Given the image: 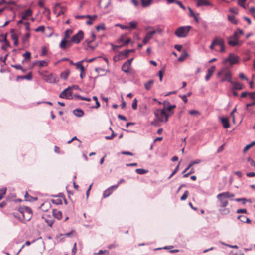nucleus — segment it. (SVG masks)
Wrapping results in <instances>:
<instances>
[{"mask_svg":"<svg viewBox=\"0 0 255 255\" xmlns=\"http://www.w3.org/2000/svg\"><path fill=\"white\" fill-rule=\"evenodd\" d=\"M14 216L22 222L29 221L32 217V211L30 208L25 207L21 208L17 212L13 213Z\"/></svg>","mask_w":255,"mask_h":255,"instance_id":"nucleus-1","label":"nucleus"},{"mask_svg":"<svg viewBox=\"0 0 255 255\" xmlns=\"http://www.w3.org/2000/svg\"><path fill=\"white\" fill-rule=\"evenodd\" d=\"M73 30L72 29H67L65 31L64 37L59 44V47L62 50H65L70 47V42L69 38L70 35L73 33Z\"/></svg>","mask_w":255,"mask_h":255,"instance_id":"nucleus-2","label":"nucleus"},{"mask_svg":"<svg viewBox=\"0 0 255 255\" xmlns=\"http://www.w3.org/2000/svg\"><path fill=\"white\" fill-rule=\"evenodd\" d=\"M218 76H223V77L221 79V81L222 82L225 81H228L229 82H232V74L230 70L227 67H224L222 68L218 73Z\"/></svg>","mask_w":255,"mask_h":255,"instance_id":"nucleus-3","label":"nucleus"},{"mask_svg":"<svg viewBox=\"0 0 255 255\" xmlns=\"http://www.w3.org/2000/svg\"><path fill=\"white\" fill-rule=\"evenodd\" d=\"M192 29L190 26L180 27L176 29L175 34L179 38H184L186 37L190 30Z\"/></svg>","mask_w":255,"mask_h":255,"instance_id":"nucleus-4","label":"nucleus"},{"mask_svg":"<svg viewBox=\"0 0 255 255\" xmlns=\"http://www.w3.org/2000/svg\"><path fill=\"white\" fill-rule=\"evenodd\" d=\"M166 109H158L154 112L155 116L158 118L159 121L167 122L168 120L169 115L166 111Z\"/></svg>","mask_w":255,"mask_h":255,"instance_id":"nucleus-5","label":"nucleus"},{"mask_svg":"<svg viewBox=\"0 0 255 255\" xmlns=\"http://www.w3.org/2000/svg\"><path fill=\"white\" fill-rule=\"evenodd\" d=\"M84 38V33L82 31H79L76 34L73 35L70 40V47H71L73 43L78 44Z\"/></svg>","mask_w":255,"mask_h":255,"instance_id":"nucleus-6","label":"nucleus"},{"mask_svg":"<svg viewBox=\"0 0 255 255\" xmlns=\"http://www.w3.org/2000/svg\"><path fill=\"white\" fill-rule=\"evenodd\" d=\"M239 61V58L233 54H230L228 58L225 59L224 60V63H226L227 62H229L230 64L232 65L233 64H236Z\"/></svg>","mask_w":255,"mask_h":255,"instance_id":"nucleus-7","label":"nucleus"},{"mask_svg":"<svg viewBox=\"0 0 255 255\" xmlns=\"http://www.w3.org/2000/svg\"><path fill=\"white\" fill-rule=\"evenodd\" d=\"M42 78L45 81L49 83H56L57 81L56 76L52 73L43 75Z\"/></svg>","mask_w":255,"mask_h":255,"instance_id":"nucleus-8","label":"nucleus"},{"mask_svg":"<svg viewBox=\"0 0 255 255\" xmlns=\"http://www.w3.org/2000/svg\"><path fill=\"white\" fill-rule=\"evenodd\" d=\"M239 42V38L237 32L229 38L228 44L232 46H235L238 44Z\"/></svg>","mask_w":255,"mask_h":255,"instance_id":"nucleus-9","label":"nucleus"},{"mask_svg":"<svg viewBox=\"0 0 255 255\" xmlns=\"http://www.w3.org/2000/svg\"><path fill=\"white\" fill-rule=\"evenodd\" d=\"M118 187V185H113L105 190L103 194V198H107L109 197Z\"/></svg>","mask_w":255,"mask_h":255,"instance_id":"nucleus-10","label":"nucleus"},{"mask_svg":"<svg viewBox=\"0 0 255 255\" xmlns=\"http://www.w3.org/2000/svg\"><path fill=\"white\" fill-rule=\"evenodd\" d=\"M71 95V89L69 87L64 90L59 95V97L62 98L69 99Z\"/></svg>","mask_w":255,"mask_h":255,"instance_id":"nucleus-11","label":"nucleus"},{"mask_svg":"<svg viewBox=\"0 0 255 255\" xmlns=\"http://www.w3.org/2000/svg\"><path fill=\"white\" fill-rule=\"evenodd\" d=\"M217 199L220 201V206L222 208L225 207L228 204V201L226 200V198L223 196H219V194L217 196Z\"/></svg>","mask_w":255,"mask_h":255,"instance_id":"nucleus-12","label":"nucleus"},{"mask_svg":"<svg viewBox=\"0 0 255 255\" xmlns=\"http://www.w3.org/2000/svg\"><path fill=\"white\" fill-rule=\"evenodd\" d=\"M156 33V31L153 30L148 32L146 33L144 38L143 40V42L144 44L147 43L148 41L152 38L153 35Z\"/></svg>","mask_w":255,"mask_h":255,"instance_id":"nucleus-13","label":"nucleus"},{"mask_svg":"<svg viewBox=\"0 0 255 255\" xmlns=\"http://www.w3.org/2000/svg\"><path fill=\"white\" fill-rule=\"evenodd\" d=\"M197 6L201 7L202 6H213L212 4L206 0H197Z\"/></svg>","mask_w":255,"mask_h":255,"instance_id":"nucleus-14","label":"nucleus"},{"mask_svg":"<svg viewBox=\"0 0 255 255\" xmlns=\"http://www.w3.org/2000/svg\"><path fill=\"white\" fill-rule=\"evenodd\" d=\"M216 67L215 66H212L208 69L207 74L205 76V80L208 81L213 75L215 71Z\"/></svg>","mask_w":255,"mask_h":255,"instance_id":"nucleus-15","label":"nucleus"},{"mask_svg":"<svg viewBox=\"0 0 255 255\" xmlns=\"http://www.w3.org/2000/svg\"><path fill=\"white\" fill-rule=\"evenodd\" d=\"M32 14V11L30 9H28L21 13L22 19H28V18Z\"/></svg>","mask_w":255,"mask_h":255,"instance_id":"nucleus-16","label":"nucleus"},{"mask_svg":"<svg viewBox=\"0 0 255 255\" xmlns=\"http://www.w3.org/2000/svg\"><path fill=\"white\" fill-rule=\"evenodd\" d=\"M111 0H100L99 5L101 8H106L111 3Z\"/></svg>","mask_w":255,"mask_h":255,"instance_id":"nucleus-17","label":"nucleus"},{"mask_svg":"<svg viewBox=\"0 0 255 255\" xmlns=\"http://www.w3.org/2000/svg\"><path fill=\"white\" fill-rule=\"evenodd\" d=\"M95 39L96 35L93 32H91L90 38L86 40V42H87L88 46L92 49H94V47L91 45V43L95 40Z\"/></svg>","mask_w":255,"mask_h":255,"instance_id":"nucleus-18","label":"nucleus"},{"mask_svg":"<svg viewBox=\"0 0 255 255\" xmlns=\"http://www.w3.org/2000/svg\"><path fill=\"white\" fill-rule=\"evenodd\" d=\"M11 38L14 42V45L16 46L18 45V36L14 33V30L12 29L11 31Z\"/></svg>","mask_w":255,"mask_h":255,"instance_id":"nucleus-19","label":"nucleus"},{"mask_svg":"<svg viewBox=\"0 0 255 255\" xmlns=\"http://www.w3.org/2000/svg\"><path fill=\"white\" fill-rule=\"evenodd\" d=\"M201 163V160L199 159H196L194 161H192L189 165L184 169L182 173H185L186 171H187L192 166L196 164H199Z\"/></svg>","mask_w":255,"mask_h":255,"instance_id":"nucleus-20","label":"nucleus"},{"mask_svg":"<svg viewBox=\"0 0 255 255\" xmlns=\"http://www.w3.org/2000/svg\"><path fill=\"white\" fill-rule=\"evenodd\" d=\"M30 37V33L27 32L22 37V42L24 45L28 43L29 39Z\"/></svg>","mask_w":255,"mask_h":255,"instance_id":"nucleus-21","label":"nucleus"},{"mask_svg":"<svg viewBox=\"0 0 255 255\" xmlns=\"http://www.w3.org/2000/svg\"><path fill=\"white\" fill-rule=\"evenodd\" d=\"M93 99L95 101L96 105L95 106H90V104H88L89 106H90V108L91 109H98L100 107V103L98 100V98L96 96H94L93 97Z\"/></svg>","mask_w":255,"mask_h":255,"instance_id":"nucleus-22","label":"nucleus"},{"mask_svg":"<svg viewBox=\"0 0 255 255\" xmlns=\"http://www.w3.org/2000/svg\"><path fill=\"white\" fill-rule=\"evenodd\" d=\"M128 25V30H132L136 28L137 23L136 21H132L130 22Z\"/></svg>","mask_w":255,"mask_h":255,"instance_id":"nucleus-23","label":"nucleus"},{"mask_svg":"<svg viewBox=\"0 0 255 255\" xmlns=\"http://www.w3.org/2000/svg\"><path fill=\"white\" fill-rule=\"evenodd\" d=\"M52 214L54 217L58 219H61L62 218V212L57 209H53Z\"/></svg>","mask_w":255,"mask_h":255,"instance_id":"nucleus-24","label":"nucleus"},{"mask_svg":"<svg viewBox=\"0 0 255 255\" xmlns=\"http://www.w3.org/2000/svg\"><path fill=\"white\" fill-rule=\"evenodd\" d=\"M130 68L131 66L126 62L122 66V70L126 73H128L129 72Z\"/></svg>","mask_w":255,"mask_h":255,"instance_id":"nucleus-25","label":"nucleus"},{"mask_svg":"<svg viewBox=\"0 0 255 255\" xmlns=\"http://www.w3.org/2000/svg\"><path fill=\"white\" fill-rule=\"evenodd\" d=\"M233 86V89L234 90H241L243 88V85L239 82H231Z\"/></svg>","mask_w":255,"mask_h":255,"instance_id":"nucleus-26","label":"nucleus"},{"mask_svg":"<svg viewBox=\"0 0 255 255\" xmlns=\"http://www.w3.org/2000/svg\"><path fill=\"white\" fill-rule=\"evenodd\" d=\"M73 114L78 117H81L84 115V112L80 109H76L73 111Z\"/></svg>","mask_w":255,"mask_h":255,"instance_id":"nucleus-27","label":"nucleus"},{"mask_svg":"<svg viewBox=\"0 0 255 255\" xmlns=\"http://www.w3.org/2000/svg\"><path fill=\"white\" fill-rule=\"evenodd\" d=\"M213 41L215 45H219L220 46L223 45L224 44V40L220 38H216Z\"/></svg>","mask_w":255,"mask_h":255,"instance_id":"nucleus-28","label":"nucleus"},{"mask_svg":"<svg viewBox=\"0 0 255 255\" xmlns=\"http://www.w3.org/2000/svg\"><path fill=\"white\" fill-rule=\"evenodd\" d=\"M154 83V80H150L147 82L144 83V87L147 90H149L151 89L152 85Z\"/></svg>","mask_w":255,"mask_h":255,"instance_id":"nucleus-29","label":"nucleus"},{"mask_svg":"<svg viewBox=\"0 0 255 255\" xmlns=\"http://www.w3.org/2000/svg\"><path fill=\"white\" fill-rule=\"evenodd\" d=\"M223 196L226 198L234 197L235 195L229 192H223L219 194V196Z\"/></svg>","mask_w":255,"mask_h":255,"instance_id":"nucleus-30","label":"nucleus"},{"mask_svg":"<svg viewBox=\"0 0 255 255\" xmlns=\"http://www.w3.org/2000/svg\"><path fill=\"white\" fill-rule=\"evenodd\" d=\"M142 6L146 7L150 6L152 3V0H141Z\"/></svg>","mask_w":255,"mask_h":255,"instance_id":"nucleus-31","label":"nucleus"},{"mask_svg":"<svg viewBox=\"0 0 255 255\" xmlns=\"http://www.w3.org/2000/svg\"><path fill=\"white\" fill-rule=\"evenodd\" d=\"M4 44L2 46L1 48L3 50H7V48L10 46V43L7 41L6 37L4 38Z\"/></svg>","mask_w":255,"mask_h":255,"instance_id":"nucleus-32","label":"nucleus"},{"mask_svg":"<svg viewBox=\"0 0 255 255\" xmlns=\"http://www.w3.org/2000/svg\"><path fill=\"white\" fill-rule=\"evenodd\" d=\"M238 219L241 220L242 222L245 223H250L251 222V220H250L248 217L244 215H240L238 217Z\"/></svg>","mask_w":255,"mask_h":255,"instance_id":"nucleus-33","label":"nucleus"},{"mask_svg":"<svg viewBox=\"0 0 255 255\" xmlns=\"http://www.w3.org/2000/svg\"><path fill=\"white\" fill-rule=\"evenodd\" d=\"M221 122L225 128H228L230 127L229 121L227 118H222Z\"/></svg>","mask_w":255,"mask_h":255,"instance_id":"nucleus-34","label":"nucleus"},{"mask_svg":"<svg viewBox=\"0 0 255 255\" xmlns=\"http://www.w3.org/2000/svg\"><path fill=\"white\" fill-rule=\"evenodd\" d=\"M127 34H123L122 35H121L120 38L118 39V40L117 41V43L118 44H124V42H125V39L127 37Z\"/></svg>","mask_w":255,"mask_h":255,"instance_id":"nucleus-35","label":"nucleus"},{"mask_svg":"<svg viewBox=\"0 0 255 255\" xmlns=\"http://www.w3.org/2000/svg\"><path fill=\"white\" fill-rule=\"evenodd\" d=\"M255 145V141L252 142L250 144L247 145L243 149V152L246 153L248 150H249L252 147Z\"/></svg>","mask_w":255,"mask_h":255,"instance_id":"nucleus-36","label":"nucleus"},{"mask_svg":"<svg viewBox=\"0 0 255 255\" xmlns=\"http://www.w3.org/2000/svg\"><path fill=\"white\" fill-rule=\"evenodd\" d=\"M90 19L86 21V24L88 25H91L93 24V21L97 18V16L96 15L91 16V17H88Z\"/></svg>","mask_w":255,"mask_h":255,"instance_id":"nucleus-37","label":"nucleus"},{"mask_svg":"<svg viewBox=\"0 0 255 255\" xmlns=\"http://www.w3.org/2000/svg\"><path fill=\"white\" fill-rule=\"evenodd\" d=\"M43 13L46 16L48 20L50 19V11L49 9L46 7H44V11Z\"/></svg>","mask_w":255,"mask_h":255,"instance_id":"nucleus-38","label":"nucleus"},{"mask_svg":"<svg viewBox=\"0 0 255 255\" xmlns=\"http://www.w3.org/2000/svg\"><path fill=\"white\" fill-rule=\"evenodd\" d=\"M219 211L222 215H227L230 213V209L225 207L220 209Z\"/></svg>","mask_w":255,"mask_h":255,"instance_id":"nucleus-39","label":"nucleus"},{"mask_svg":"<svg viewBox=\"0 0 255 255\" xmlns=\"http://www.w3.org/2000/svg\"><path fill=\"white\" fill-rule=\"evenodd\" d=\"M75 65L76 66V68L79 69L82 73H84L85 71V69L81 62H78L76 63Z\"/></svg>","mask_w":255,"mask_h":255,"instance_id":"nucleus-40","label":"nucleus"},{"mask_svg":"<svg viewBox=\"0 0 255 255\" xmlns=\"http://www.w3.org/2000/svg\"><path fill=\"white\" fill-rule=\"evenodd\" d=\"M37 63L38 64V65L40 67L47 66L48 65V63L44 60L37 61L35 63V64Z\"/></svg>","mask_w":255,"mask_h":255,"instance_id":"nucleus-41","label":"nucleus"},{"mask_svg":"<svg viewBox=\"0 0 255 255\" xmlns=\"http://www.w3.org/2000/svg\"><path fill=\"white\" fill-rule=\"evenodd\" d=\"M47 216V215H44V216H43V218H45L46 222L47 223V224L49 226H52V225L54 222V221L52 219H47L46 218Z\"/></svg>","mask_w":255,"mask_h":255,"instance_id":"nucleus-42","label":"nucleus"},{"mask_svg":"<svg viewBox=\"0 0 255 255\" xmlns=\"http://www.w3.org/2000/svg\"><path fill=\"white\" fill-rule=\"evenodd\" d=\"M135 172L139 174H144L148 172V170L144 169H136Z\"/></svg>","mask_w":255,"mask_h":255,"instance_id":"nucleus-43","label":"nucleus"},{"mask_svg":"<svg viewBox=\"0 0 255 255\" xmlns=\"http://www.w3.org/2000/svg\"><path fill=\"white\" fill-rule=\"evenodd\" d=\"M188 54L186 51H184L183 53H182L181 55L178 58L179 61H183L187 56Z\"/></svg>","mask_w":255,"mask_h":255,"instance_id":"nucleus-44","label":"nucleus"},{"mask_svg":"<svg viewBox=\"0 0 255 255\" xmlns=\"http://www.w3.org/2000/svg\"><path fill=\"white\" fill-rule=\"evenodd\" d=\"M130 50H124L123 51H121L120 53V55L124 56L126 58L128 57V56L129 53H130Z\"/></svg>","mask_w":255,"mask_h":255,"instance_id":"nucleus-45","label":"nucleus"},{"mask_svg":"<svg viewBox=\"0 0 255 255\" xmlns=\"http://www.w3.org/2000/svg\"><path fill=\"white\" fill-rule=\"evenodd\" d=\"M36 32H41L44 33L45 31V26L43 25L40 26L35 29Z\"/></svg>","mask_w":255,"mask_h":255,"instance_id":"nucleus-46","label":"nucleus"},{"mask_svg":"<svg viewBox=\"0 0 255 255\" xmlns=\"http://www.w3.org/2000/svg\"><path fill=\"white\" fill-rule=\"evenodd\" d=\"M246 1V0H238V3L240 6L243 7L244 9H246V6L245 5Z\"/></svg>","mask_w":255,"mask_h":255,"instance_id":"nucleus-47","label":"nucleus"},{"mask_svg":"<svg viewBox=\"0 0 255 255\" xmlns=\"http://www.w3.org/2000/svg\"><path fill=\"white\" fill-rule=\"evenodd\" d=\"M6 188H3L0 189V200L3 198V196L6 194Z\"/></svg>","mask_w":255,"mask_h":255,"instance_id":"nucleus-48","label":"nucleus"},{"mask_svg":"<svg viewBox=\"0 0 255 255\" xmlns=\"http://www.w3.org/2000/svg\"><path fill=\"white\" fill-rule=\"evenodd\" d=\"M69 74V71H64L61 74V77L62 79L65 80L67 78Z\"/></svg>","mask_w":255,"mask_h":255,"instance_id":"nucleus-49","label":"nucleus"},{"mask_svg":"<svg viewBox=\"0 0 255 255\" xmlns=\"http://www.w3.org/2000/svg\"><path fill=\"white\" fill-rule=\"evenodd\" d=\"M228 20L231 22L232 23H234V24H237V20L235 19V16H233V15H229L228 16Z\"/></svg>","mask_w":255,"mask_h":255,"instance_id":"nucleus-50","label":"nucleus"},{"mask_svg":"<svg viewBox=\"0 0 255 255\" xmlns=\"http://www.w3.org/2000/svg\"><path fill=\"white\" fill-rule=\"evenodd\" d=\"M189 195V192L188 191L186 190L184 192L183 195L181 197L180 199L181 200H185Z\"/></svg>","mask_w":255,"mask_h":255,"instance_id":"nucleus-51","label":"nucleus"},{"mask_svg":"<svg viewBox=\"0 0 255 255\" xmlns=\"http://www.w3.org/2000/svg\"><path fill=\"white\" fill-rule=\"evenodd\" d=\"M179 164H180V163H179L177 165V166L176 167L175 169L172 172V174L169 176L168 179H170L174 174H175L177 172V171L179 170Z\"/></svg>","mask_w":255,"mask_h":255,"instance_id":"nucleus-52","label":"nucleus"},{"mask_svg":"<svg viewBox=\"0 0 255 255\" xmlns=\"http://www.w3.org/2000/svg\"><path fill=\"white\" fill-rule=\"evenodd\" d=\"M137 100L136 98H134L132 102V108L134 110H136V109H137Z\"/></svg>","mask_w":255,"mask_h":255,"instance_id":"nucleus-53","label":"nucleus"},{"mask_svg":"<svg viewBox=\"0 0 255 255\" xmlns=\"http://www.w3.org/2000/svg\"><path fill=\"white\" fill-rule=\"evenodd\" d=\"M23 56L24 57L25 60L30 59L31 58V53L27 51L23 54Z\"/></svg>","mask_w":255,"mask_h":255,"instance_id":"nucleus-54","label":"nucleus"},{"mask_svg":"<svg viewBox=\"0 0 255 255\" xmlns=\"http://www.w3.org/2000/svg\"><path fill=\"white\" fill-rule=\"evenodd\" d=\"M189 114L191 115H199L200 113L199 111L195 110H192L189 111Z\"/></svg>","mask_w":255,"mask_h":255,"instance_id":"nucleus-55","label":"nucleus"},{"mask_svg":"<svg viewBox=\"0 0 255 255\" xmlns=\"http://www.w3.org/2000/svg\"><path fill=\"white\" fill-rule=\"evenodd\" d=\"M75 18L77 19H84L86 17H91V15H76L75 16Z\"/></svg>","mask_w":255,"mask_h":255,"instance_id":"nucleus-56","label":"nucleus"},{"mask_svg":"<svg viewBox=\"0 0 255 255\" xmlns=\"http://www.w3.org/2000/svg\"><path fill=\"white\" fill-rule=\"evenodd\" d=\"M77 98L80 100H85V101H91V99L89 98H87V97H83L81 95H77Z\"/></svg>","mask_w":255,"mask_h":255,"instance_id":"nucleus-57","label":"nucleus"},{"mask_svg":"<svg viewBox=\"0 0 255 255\" xmlns=\"http://www.w3.org/2000/svg\"><path fill=\"white\" fill-rule=\"evenodd\" d=\"M108 251L107 250H100L99 251V252L97 253H94V254L95 255H102V254H105L106 253L107 255L108 254Z\"/></svg>","mask_w":255,"mask_h":255,"instance_id":"nucleus-58","label":"nucleus"},{"mask_svg":"<svg viewBox=\"0 0 255 255\" xmlns=\"http://www.w3.org/2000/svg\"><path fill=\"white\" fill-rule=\"evenodd\" d=\"M96 29L97 30V31H99L100 30H105V25L104 24H102L101 25H98L96 26Z\"/></svg>","mask_w":255,"mask_h":255,"instance_id":"nucleus-59","label":"nucleus"},{"mask_svg":"<svg viewBox=\"0 0 255 255\" xmlns=\"http://www.w3.org/2000/svg\"><path fill=\"white\" fill-rule=\"evenodd\" d=\"M249 96H250V97L251 99H252L254 102H255V92H250Z\"/></svg>","mask_w":255,"mask_h":255,"instance_id":"nucleus-60","label":"nucleus"},{"mask_svg":"<svg viewBox=\"0 0 255 255\" xmlns=\"http://www.w3.org/2000/svg\"><path fill=\"white\" fill-rule=\"evenodd\" d=\"M24 25L25 26V29L27 30V32H30V23L29 22H27L24 23Z\"/></svg>","mask_w":255,"mask_h":255,"instance_id":"nucleus-61","label":"nucleus"},{"mask_svg":"<svg viewBox=\"0 0 255 255\" xmlns=\"http://www.w3.org/2000/svg\"><path fill=\"white\" fill-rule=\"evenodd\" d=\"M142 111L144 113L146 112L147 110V106L146 104H143L142 105V107H141Z\"/></svg>","mask_w":255,"mask_h":255,"instance_id":"nucleus-62","label":"nucleus"},{"mask_svg":"<svg viewBox=\"0 0 255 255\" xmlns=\"http://www.w3.org/2000/svg\"><path fill=\"white\" fill-rule=\"evenodd\" d=\"M239 77H240V78H241V79H244V80H248V78L242 73H241L239 74Z\"/></svg>","mask_w":255,"mask_h":255,"instance_id":"nucleus-63","label":"nucleus"},{"mask_svg":"<svg viewBox=\"0 0 255 255\" xmlns=\"http://www.w3.org/2000/svg\"><path fill=\"white\" fill-rule=\"evenodd\" d=\"M237 213H247V211L246 209H239L237 210Z\"/></svg>","mask_w":255,"mask_h":255,"instance_id":"nucleus-64","label":"nucleus"}]
</instances>
